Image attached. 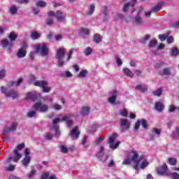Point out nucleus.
I'll return each instance as SVG.
<instances>
[{
  "mask_svg": "<svg viewBox=\"0 0 179 179\" xmlns=\"http://www.w3.org/2000/svg\"><path fill=\"white\" fill-rule=\"evenodd\" d=\"M22 82H23V78H20L17 81L8 82L7 83V87L3 86L0 87L1 93L5 94L6 97H9L13 100L19 99V93L16 90L10 89V87H12V86H16L17 87V86L20 85Z\"/></svg>",
  "mask_w": 179,
  "mask_h": 179,
  "instance_id": "1",
  "label": "nucleus"
},
{
  "mask_svg": "<svg viewBox=\"0 0 179 179\" xmlns=\"http://www.w3.org/2000/svg\"><path fill=\"white\" fill-rule=\"evenodd\" d=\"M131 160L134 162V169L136 171L139 170L140 169H142V170L146 169L148 166H149V162H148V159H145V155H141L139 157V155H138V152L135 150H132L131 152Z\"/></svg>",
  "mask_w": 179,
  "mask_h": 179,
  "instance_id": "2",
  "label": "nucleus"
},
{
  "mask_svg": "<svg viewBox=\"0 0 179 179\" xmlns=\"http://www.w3.org/2000/svg\"><path fill=\"white\" fill-rule=\"evenodd\" d=\"M17 38V34L15 32H11L8 36V39L5 38L1 41V45L3 48H7L8 52H11L12 47H13V41Z\"/></svg>",
  "mask_w": 179,
  "mask_h": 179,
  "instance_id": "3",
  "label": "nucleus"
},
{
  "mask_svg": "<svg viewBox=\"0 0 179 179\" xmlns=\"http://www.w3.org/2000/svg\"><path fill=\"white\" fill-rule=\"evenodd\" d=\"M66 55V49L64 48H60L57 49L56 52V59L57 61V66L59 68L65 65V56Z\"/></svg>",
  "mask_w": 179,
  "mask_h": 179,
  "instance_id": "4",
  "label": "nucleus"
},
{
  "mask_svg": "<svg viewBox=\"0 0 179 179\" xmlns=\"http://www.w3.org/2000/svg\"><path fill=\"white\" fill-rule=\"evenodd\" d=\"M24 143L19 144L17 145L16 149L14 150V157H10L6 159L7 163H10V162H14L15 163H17L18 161L22 158V154L19 153L18 150H22V149H24Z\"/></svg>",
  "mask_w": 179,
  "mask_h": 179,
  "instance_id": "5",
  "label": "nucleus"
},
{
  "mask_svg": "<svg viewBox=\"0 0 179 179\" xmlns=\"http://www.w3.org/2000/svg\"><path fill=\"white\" fill-rule=\"evenodd\" d=\"M17 129V122H13L10 127H6L3 131V135L4 136V143L9 142V138L10 136V132H15Z\"/></svg>",
  "mask_w": 179,
  "mask_h": 179,
  "instance_id": "6",
  "label": "nucleus"
},
{
  "mask_svg": "<svg viewBox=\"0 0 179 179\" xmlns=\"http://www.w3.org/2000/svg\"><path fill=\"white\" fill-rule=\"evenodd\" d=\"M48 16H55L57 22H64L66 19V13L62 12L60 10L55 11H49Z\"/></svg>",
  "mask_w": 179,
  "mask_h": 179,
  "instance_id": "7",
  "label": "nucleus"
},
{
  "mask_svg": "<svg viewBox=\"0 0 179 179\" xmlns=\"http://www.w3.org/2000/svg\"><path fill=\"white\" fill-rule=\"evenodd\" d=\"M34 48L35 50V52H40L43 57H45V55H48V49L47 48V45L45 43L43 44H36L34 45Z\"/></svg>",
  "mask_w": 179,
  "mask_h": 179,
  "instance_id": "8",
  "label": "nucleus"
},
{
  "mask_svg": "<svg viewBox=\"0 0 179 179\" xmlns=\"http://www.w3.org/2000/svg\"><path fill=\"white\" fill-rule=\"evenodd\" d=\"M33 108L36 111H40V113H47V111H48V106L43 104L41 102L35 103Z\"/></svg>",
  "mask_w": 179,
  "mask_h": 179,
  "instance_id": "9",
  "label": "nucleus"
},
{
  "mask_svg": "<svg viewBox=\"0 0 179 179\" xmlns=\"http://www.w3.org/2000/svg\"><path fill=\"white\" fill-rule=\"evenodd\" d=\"M61 120L59 118H56L53 120V125L51 129L55 131V136L56 138H59L61 136V131H59V126H58V122H59Z\"/></svg>",
  "mask_w": 179,
  "mask_h": 179,
  "instance_id": "10",
  "label": "nucleus"
},
{
  "mask_svg": "<svg viewBox=\"0 0 179 179\" xmlns=\"http://www.w3.org/2000/svg\"><path fill=\"white\" fill-rule=\"evenodd\" d=\"M120 125L122 131H125L129 129V125H131V122L127 119H121L120 122Z\"/></svg>",
  "mask_w": 179,
  "mask_h": 179,
  "instance_id": "11",
  "label": "nucleus"
},
{
  "mask_svg": "<svg viewBox=\"0 0 179 179\" xmlns=\"http://www.w3.org/2000/svg\"><path fill=\"white\" fill-rule=\"evenodd\" d=\"M97 157H99V160L102 162V163H106L107 162V159H108V156H106L104 157V147L101 146L99 151L96 154Z\"/></svg>",
  "mask_w": 179,
  "mask_h": 179,
  "instance_id": "12",
  "label": "nucleus"
},
{
  "mask_svg": "<svg viewBox=\"0 0 179 179\" xmlns=\"http://www.w3.org/2000/svg\"><path fill=\"white\" fill-rule=\"evenodd\" d=\"M108 13H110V11L108 10L107 6H103L101 12V16L102 17L103 22H107L108 20Z\"/></svg>",
  "mask_w": 179,
  "mask_h": 179,
  "instance_id": "13",
  "label": "nucleus"
},
{
  "mask_svg": "<svg viewBox=\"0 0 179 179\" xmlns=\"http://www.w3.org/2000/svg\"><path fill=\"white\" fill-rule=\"evenodd\" d=\"M117 96H118V92H117V90L110 92L108 98L109 103L114 104V103H115V100H117Z\"/></svg>",
  "mask_w": 179,
  "mask_h": 179,
  "instance_id": "14",
  "label": "nucleus"
},
{
  "mask_svg": "<svg viewBox=\"0 0 179 179\" xmlns=\"http://www.w3.org/2000/svg\"><path fill=\"white\" fill-rule=\"evenodd\" d=\"M71 118L72 115H66L62 117L61 121H66L67 127H69V128H71V127L73 125V122H72Z\"/></svg>",
  "mask_w": 179,
  "mask_h": 179,
  "instance_id": "15",
  "label": "nucleus"
},
{
  "mask_svg": "<svg viewBox=\"0 0 179 179\" xmlns=\"http://www.w3.org/2000/svg\"><path fill=\"white\" fill-rule=\"evenodd\" d=\"M167 170H168L167 165L164 164L158 169V171H157L158 174H159V176H169V173H167Z\"/></svg>",
  "mask_w": 179,
  "mask_h": 179,
  "instance_id": "16",
  "label": "nucleus"
},
{
  "mask_svg": "<svg viewBox=\"0 0 179 179\" xmlns=\"http://www.w3.org/2000/svg\"><path fill=\"white\" fill-rule=\"evenodd\" d=\"M30 162H31V157L25 156L22 160V164L24 169H27L29 167V164H30Z\"/></svg>",
  "mask_w": 179,
  "mask_h": 179,
  "instance_id": "17",
  "label": "nucleus"
},
{
  "mask_svg": "<svg viewBox=\"0 0 179 179\" xmlns=\"http://www.w3.org/2000/svg\"><path fill=\"white\" fill-rule=\"evenodd\" d=\"M163 5H164V2L158 3L157 5L151 8V12L152 13H157V12L162 10Z\"/></svg>",
  "mask_w": 179,
  "mask_h": 179,
  "instance_id": "18",
  "label": "nucleus"
},
{
  "mask_svg": "<svg viewBox=\"0 0 179 179\" xmlns=\"http://www.w3.org/2000/svg\"><path fill=\"white\" fill-rule=\"evenodd\" d=\"M155 108L158 113H162L164 110V104L160 101H157L155 103Z\"/></svg>",
  "mask_w": 179,
  "mask_h": 179,
  "instance_id": "19",
  "label": "nucleus"
},
{
  "mask_svg": "<svg viewBox=\"0 0 179 179\" xmlns=\"http://www.w3.org/2000/svg\"><path fill=\"white\" fill-rule=\"evenodd\" d=\"M160 76H170L171 75V69L170 68H164L163 71H159Z\"/></svg>",
  "mask_w": 179,
  "mask_h": 179,
  "instance_id": "20",
  "label": "nucleus"
},
{
  "mask_svg": "<svg viewBox=\"0 0 179 179\" xmlns=\"http://www.w3.org/2000/svg\"><path fill=\"white\" fill-rule=\"evenodd\" d=\"M80 113L81 115L86 117V115H89V113H90V108L89 106H83Z\"/></svg>",
  "mask_w": 179,
  "mask_h": 179,
  "instance_id": "21",
  "label": "nucleus"
},
{
  "mask_svg": "<svg viewBox=\"0 0 179 179\" xmlns=\"http://www.w3.org/2000/svg\"><path fill=\"white\" fill-rule=\"evenodd\" d=\"M78 127H74L71 132V136L78 139V138H79V135H80V131H78Z\"/></svg>",
  "mask_w": 179,
  "mask_h": 179,
  "instance_id": "22",
  "label": "nucleus"
},
{
  "mask_svg": "<svg viewBox=\"0 0 179 179\" xmlns=\"http://www.w3.org/2000/svg\"><path fill=\"white\" fill-rule=\"evenodd\" d=\"M34 86H38V87H43V86H48V83L45 80H36L34 82Z\"/></svg>",
  "mask_w": 179,
  "mask_h": 179,
  "instance_id": "23",
  "label": "nucleus"
},
{
  "mask_svg": "<svg viewBox=\"0 0 179 179\" xmlns=\"http://www.w3.org/2000/svg\"><path fill=\"white\" fill-rule=\"evenodd\" d=\"M27 100H31V101H36L37 100V95L34 92L27 93Z\"/></svg>",
  "mask_w": 179,
  "mask_h": 179,
  "instance_id": "24",
  "label": "nucleus"
},
{
  "mask_svg": "<svg viewBox=\"0 0 179 179\" xmlns=\"http://www.w3.org/2000/svg\"><path fill=\"white\" fill-rule=\"evenodd\" d=\"M135 3H136V0H134V3L131 1V3H125L123 6V12H127L129 6H131V8H134V6H135Z\"/></svg>",
  "mask_w": 179,
  "mask_h": 179,
  "instance_id": "25",
  "label": "nucleus"
},
{
  "mask_svg": "<svg viewBox=\"0 0 179 179\" xmlns=\"http://www.w3.org/2000/svg\"><path fill=\"white\" fill-rule=\"evenodd\" d=\"M96 9V6L94 4H91L88 7V10L86 13L87 16H92L94 13V10Z\"/></svg>",
  "mask_w": 179,
  "mask_h": 179,
  "instance_id": "26",
  "label": "nucleus"
},
{
  "mask_svg": "<svg viewBox=\"0 0 179 179\" xmlns=\"http://www.w3.org/2000/svg\"><path fill=\"white\" fill-rule=\"evenodd\" d=\"M136 90L145 93L148 90V85H138L135 87Z\"/></svg>",
  "mask_w": 179,
  "mask_h": 179,
  "instance_id": "27",
  "label": "nucleus"
},
{
  "mask_svg": "<svg viewBox=\"0 0 179 179\" xmlns=\"http://www.w3.org/2000/svg\"><path fill=\"white\" fill-rule=\"evenodd\" d=\"M26 54H27V52L26 50L20 49V50H18V52L17 53V57L18 58H24L26 57Z\"/></svg>",
  "mask_w": 179,
  "mask_h": 179,
  "instance_id": "28",
  "label": "nucleus"
},
{
  "mask_svg": "<svg viewBox=\"0 0 179 179\" xmlns=\"http://www.w3.org/2000/svg\"><path fill=\"white\" fill-rule=\"evenodd\" d=\"M41 37V34L37 31L31 32V38L32 40H38Z\"/></svg>",
  "mask_w": 179,
  "mask_h": 179,
  "instance_id": "29",
  "label": "nucleus"
},
{
  "mask_svg": "<svg viewBox=\"0 0 179 179\" xmlns=\"http://www.w3.org/2000/svg\"><path fill=\"white\" fill-rule=\"evenodd\" d=\"M123 72L124 75H127V76H129V78H134V73H132L129 68L123 69Z\"/></svg>",
  "mask_w": 179,
  "mask_h": 179,
  "instance_id": "30",
  "label": "nucleus"
},
{
  "mask_svg": "<svg viewBox=\"0 0 179 179\" xmlns=\"http://www.w3.org/2000/svg\"><path fill=\"white\" fill-rule=\"evenodd\" d=\"M163 93V88L160 87L157 90L152 91V94L154 96H157V97H160L162 96V94Z\"/></svg>",
  "mask_w": 179,
  "mask_h": 179,
  "instance_id": "31",
  "label": "nucleus"
},
{
  "mask_svg": "<svg viewBox=\"0 0 179 179\" xmlns=\"http://www.w3.org/2000/svg\"><path fill=\"white\" fill-rule=\"evenodd\" d=\"M102 40H103V38L101 37V35H100V34H95L94 36V41L96 44H99V43H101Z\"/></svg>",
  "mask_w": 179,
  "mask_h": 179,
  "instance_id": "32",
  "label": "nucleus"
},
{
  "mask_svg": "<svg viewBox=\"0 0 179 179\" xmlns=\"http://www.w3.org/2000/svg\"><path fill=\"white\" fill-rule=\"evenodd\" d=\"M118 136V134L115 133L113 136L109 137L108 143L109 145H111V143H114V141L117 139V137Z\"/></svg>",
  "mask_w": 179,
  "mask_h": 179,
  "instance_id": "33",
  "label": "nucleus"
},
{
  "mask_svg": "<svg viewBox=\"0 0 179 179\" xmlns=\"http://www.w3.org/2000/svg\"><path fill=\"white\" fill-rule=\"evenodd\" d=\"M173 139H179V127L176 128V131L172 134Z\"/></svg>",
  "mask_w": 179,
  "mask_h": 179,
  "instance_id": "34",
  "label": "nucleus"
},
{
  "mask_svg": "<svg viewBox=\"0 0 179 179\" xmlns=\"http://www.w3.org/2000/svg\"><path fill=\"white\" fill-rule=\"evenodd\" d=\"M10 15H16V13H17V7L15 5L11 6L10 8Z\"/></svg>",
  "mask_w": 179,
  "mask_h": 179,
  "instance_id": "35",
  "label": "nucleus"
},
{
  "mask_svg": "<svg viewBox=\"0 0 179 179\" xmlns=\"http://www.w3.org/2000/svg\"><path fill=\"white\" fill-rule=\"evenodd\" d=\"M178 48H173L171 52V57H177L178 55Z\"/></svg>",
  "mask_w": 179,
  "mask_h": 179,
  "instance_id": "36",
  "label": "nucleus"
},
{
  "mask_svg": "<svg viewBox=\"0 0 179 179\" xmlns=\"http://www.w3.org/2000/svg\"><path fill=\"white\" fill-rule=\"evenodd\" d=\"M87 73H88L87 70L86 69L83 70L79 73V74L78 75V78H86V75H87Z\"/></svg>",
  "mask_w": 179,
  "mask_h": 179,
  "instance_id": "37",
  "label": "nucleus"
},
{
  "mask_svg": "<svg viewBox=\"0 0 179 179\" xmlns=\"http://www.w3.org/2000/svg\"><path fill=\"white\" fill-rule=\"evenodd\" d=\"M157 45V41L156 39H152L149 43V48H153Z\"/></svg>",
  "mask_w": 179,
  "mask_h": 179,
  "instance_id": "38",
  "label": "nucleus"
},
{
  "mask_svg": "<svg viewBox=\"0 0 179 179\" xmlns=\"http://www.w3.org/2000/svg\"><path fill=\"white\" fill-rule=\"evenodd\" d=\"M37 116V112L36 110H31L27 113V117L29 118H33Z\"/></svg>",
  "mask_w": 179,
  "mask_h": 179,
  "instance_id": "39",
  "label": "nucleus"
},
{
  "mask_svg": "<svg viewBox=\"0 0 179 179\" xmlns=\"http://www.w3.org/2000/svg\"><path fill=\"white\" fill-rule=\"evenodd\" d=\"M36 6H38L39 8H45V6H47V3L43 1H38L36 2Z\"/></svg>",
  "mask_w": 179,
  "mask_h": 179,
  "instance_id": "40",
  "label": "nucleus"
},
{
  "mask_svg": "<svg viewBox=\"0 0 179 179\" xmlns=\"http://www.w3.org/2000/svg\"><path fill=\"white\" fill-rule=\"evenodd\" d=\"M169 177H171L172 179H179V174L177 172L169 173Z\"/></svg>",
  "mask_w": 179,
  "mask_h": 179,
  "instance_id": "41",
  "label": "nucleus"
},
{
  "mask_svg": "<svg viewBox=\"0 0 179 179\" xmlns=\"http://www.w3.org/2000/svg\"><path fill=\"white\" fill-rule=\"evenodd\" d=\"M168 162L171 164V166H176V164H177V159L176 158H169Z\"/></svg>",
  "mask_w": 179,
  "mask_h": 179,
  "instance_id": "42",
  "label": "nucleus"
},
{
  "mask_svg": "<svg viewBox=\"0 0 179 179\" xmlns=\"http://www.w3.org/2000/svg\"><path fill=\"white\" fill-rule=\"evenodd\" d=\"M100 127L99 124H94L91 127V129H90V132L93 133L96 132L97 131V129Z\"/></svg>",
  "mask_w": 179,
  "mask_h": 179,
  "instance_id": "43",
  "label": "nucleus"
},
{
  "mask_svg": "<svg viewBox=\"0 0 179 179\" xmlns=\"http://www.w3.org/2000/svg\"><path fill=\"white\" fill-rule=\"evenodd\" d=\"M118 146H120V141H117L116 143H112L111 144H110L109 148L110 149H117Z\"/></svg>",
  "mask_w": 179,
  "mask_h": 179,
  "instance_id": "44",
  "label": "nucleus"
},
{
  "mask_svg": "<svg viewBox=\"0 0 179 179\" xmlns=\"http://www.w3.org/2000/svg\"><path fill=\"white\" fill-rule=\"evenodd\" d=\"M54 23V19L52 18V16H49V17L46 20V24L48 26H51V24H53Z\"/></svg>",
  "mask_w": 179,
  "mask_h": 179,
  "instance_id": "45",
  "label": "nucleus"
},
{
  "mask_svg": "<svg viewBox=\"0 0 179 179\" xmlns=\"http://www.w3.org/2000/svg\"><path fill=\"white\" fill-rule=\"evenodd\" d=\"M93 51L92 49L90 48V47H87L85 50H84V54L87 56L89 57L90 54H92V52Z\"/></svg>",
  "mask_w": 179,
  "mask_h": 179,
  "instance_id": "46",
  "label": "nucleus"
},
{
  "mask_svg": "<svg viewBox=\"0 0 179 179\" xmlns=\"http://www.w3.org/2000/svg\"><path fill=\"white\" fill-rule=\"evenodd\" d=\"M149 38H150V35H145L143 38L140 40V43H141V44H145Z\"/></svg>",
  "mask_w": 179,
  "mask_h": 179,
  "instance_id": "47",
  "label": "nucleus"
},
{
  "mask_svg": "<svg viewBox=\"0 0 179 179\" xmlns=\"http://www.w3.org/2000/svg\"><path fill=\"white\" fill-rule=\"evenodd\" d=\"M73 50L71 49V50L69 52V53H68V55H67V58H66V62H69V61H70V59H72V55H73Z\"/></svg>",
  "mask_w": 179,
  "mask_h": 179,
  "instance_id": "48",
  "label": "nucleus"
},
{
  "mask_svg": "<svg viewBox=\"0 0 179 179\" xmlns=\"http://www.w3.org/2000/svg\"><path fill=\"white\" fill-rule=\"evenodd\" d=\"M160 41H166L167 40V37H169V34L164 35V34H159L158 36Z\"/></svg>",
  "mask_w": 179,
  "mask_h": 179,
  "instance_id": "49",
  "label": "nucleus"
},
{
  "mask_svg": "<svg viewBox=\"0 0 179 179\" xmlns=\"http://www.w3.org/2000/svg\"><path fill=\"white\" fill-rule=\"evenodd\" d=\"M141 124L144 129H148V122H146V120H145V119H142L141 120Z\"/></svg>",
  "mask_w": 179,
  "mask_h": 179,
  "instance_id": "50",
  "label": "nucleus"
},
{
  "mask_svg": "<svg viewBox=\"0 0 179 179\" xmlns=\"http://www.w3.org/2000/svg\"><path fill=\"white\" fill-rule=\"evenodd\" d=\"M120 115H122V117H128V110L127 109H122L120 112Z\"/></svg>",
  "mask_w": 179,
  "mask_h": 179,
  "instance_id": "51",
  "label": "nucleus"
},
{
  "mask_svg": "<svg viewBox=\"0 0 179 179\" xmlns=\"http://www.w3.org/2000/svg\"><path fill=\"white\" fill-rule=\"evenodd\" d=\"M44 138L46 139V141H51V139L54 138V135H52L51 133H48L44 136Z\"/></svg>",
  "mask_w": 179,
  "mask_h": 179,
  "instance_id": "52",
  "label": "nucleus"
},
{
  "mask_svg": "<svg viewBox=\"0 0 179 179\" xmlns=\"http://www.w3.org/2000/svg\"><path fill=\"white\" fill-rule=\"evenodd\" d=\"M132 162H134V161L132 160V157H131V159H124V160L122 162V164H124V165H126V166H128V165L131 164V163H132Z\"/></svg>",
  "mask_w": 179,
  "mask_h": 179,
  "instance_id": "53",
  "label": "nucleus"
},
{
  "mask_svg": "<svg viewBox=\"0 0 179 179\" xmlns=\"http://www.w3.org/2000/svg\"><path fill=\"white\" fill-rule=\"evenodd\" d=\"M135 21L137 24H142V18L141 17V16H139V15L135 17Z\"/></svg>",
  "mask_w": 179,
  "mask_h": 179,
  "instance_id": "54",
  "label": "nucleus"
},
{
  "mask_svg": "<svg viewBox=\"0 0 179 179\" xmlns=\"http://www.w3.org/2000/svg\"><path fill=\"white\" fill-rule=\"evenodd\" d=\"M42 89H43V93H50V92H51V87H48V85L43 86Z\"/></svg>",
  "mask_w": 179,
  "mask_h": 179,
  "instance_id": "55",
  "label": "nucleus"
},
{
  "mask_svg": "<svg viewBox=\"0 0 179 179\" xmlns=\"http://www.w3.org/2000/svg\"><path fill=\"white\" fill-rule=\"evenodd\" d=\"M177 110V107L175 105H170L169 106V113H174Z\"/></svg>",
  "mask_w": 179,
  "mask_h": 179,
  "instance_id": "56",
  "label": "nucleus"
},
{
  "mask_svg": "<svg viewBox=\"0 0 179 179\" xmlns=\"http://www.w3.org/2000/svg\"><path fill=\"white\" fill-rule=\"evenodd\" d=\"M37 173V171L35 169H32L30 173L28 174L29 178H33L34 176H36V173Z\"/></svg>",
  "mask_w": 179,
  "mask_h": 179,
  "instance_id": "57",
  "label": "nucleus"
},
{
  "mask_svg": "<svg viewBox=\"0 0 179 179\" xmlns=\"http://www.w3.org/2000/svg\"><path fill=\"white\" fill-rule=\"evenodd\" d=\"M80 31L81 34H89L90 33V31H89V29L85 28L80 29Z\"/></svg>",
  "mask_w": 179,
  "mask_h": 179,
  "instance_id": "58",
  "label": "nucleus"
},
{
  "mask_svg": "<svg viewBox=\"0 0 179 179\" xmlns=\"http://www.w3.org/2000/svg\"><path fill=\"white\" fill-rule=\"evenodd\" d=\"M167 44H171V43H174V38L173 36H169L166 38Z\"/></svg>",
  "mask_w": 179,
  "mask_h": 179,
  "instance_id": "59",
  "label": "nucleus"
},
{
  "mask_svg": "<svg viewBox=\"0 0 179 179\" xmlns=\"http://www.w3.org/2000/svg\"><path fill=\"white\" fill-rule=\"evenodd\" d=\"M52 108H54V110H56L57 111H59V110H62V106L59 104H55L52 106Z\"/></svg>",
  "mask_w": 179,
  "mask_h": 179,
  "instance_id": "60",
  "label": "nucleus"
},
{
  "mask_svg": "<svg viewBox=\"0 0 179 179\" xmlns=\"http://www.w3.org/2000/svg\"><path fill=\"white\" fill-rule=\"evenodd\" d=\"M60 149L62 153H68V148H66L65 145H60Z\"/></svg>",
  "mask_w": 179,
  "mask_h": 179,
  "instance_id": "61",
  "label": "nucleus"
},
{
  "mask_svg": "<svg viewBox=\"0 0 179 179\" xmlns=\"http://www.w3.org/2000/svg\"><path fill=\"white\" fill-rule=\"evenodd\" d=\"M27 48V43L26 42H22L21 43V48H20V50H23L24 51H26V49Z\"/></svg>",
  "mask_w": 179,
  "mask_h": 179,
  "instance_id": "62",
  "label": "nucleus"
},
{
  "mask_svg": "<svg viewBox=\"0 0 179 179\" xmlns=\"http://www.w3.org/2000/svg\"><path fill=\"white\" fill-rule=\"evenodd\" d=\"M103 141H104V138H101V137H99L96 141H94V144L95 145H100V143H101V142H103Z\"/></svg>",
  "mask_w": 179,
  "mask_h": 179,
  "instance_id": "63",
  "label": "nucleus"
},
{
  "mask_svg": "<svg viewBox=\"0 0 179 179\" xmlns=\"http://www.w3.org/2000/svg\"><path fill=\"white\" fill-rule=\"evenodd\" d=\"M15 170V165H10L6 168V171H13Z\"/></svg>",
  "mask_w": 179,
  "mask_h": 179,
  "instance_id": "64",
  "label": "nucleus"
}]
</instances>
